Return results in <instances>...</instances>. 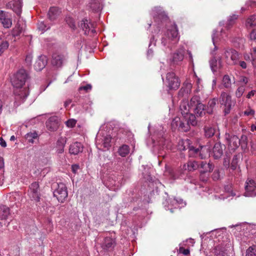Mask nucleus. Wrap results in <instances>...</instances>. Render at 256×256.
Returning a JSON list of instances; mask_svg holds the SVG:
<instances>
[{
    "mask_svg": "<svg viewBox=\"0 0 256 256\" xmlns=\"http://www.w3.org/2000/svg\"><path fill=\"white\" fill-rule=\"evenodd\" d=\"M25 139L28 142H32V133L30 132L26 134Z\"/></svg>",
    "mask_w": 256,
    "mask_h": 256,
    "instance_id": "nucleus-53",
    "label": "nucleus"
},
{
    "mask_svg": "<svg viewBox=\"0 0 256 256\" xmlns=\"http://www.w3.org/2000/svg\"><path fill=\"white\" fill-rule=\"evenodd\" d=\"M246 256H256V246H250L246 250Z\"/></svg>",
    "mask_w": 256,
    "mask_h": 256,
    "instance_id": "nucleus-45",
    "label": "nucleus"
},
{
    "mask_svg": "<svg viewBox=\"0 0 256 256\" xmlns=\"http://www.w3.org/2000/svg\"><path fill=\"white\" fill-rule=\"evenodd\" d=\"M114 244V240L112 238H105L104 242V246L107 248H112Z\"/></svg>",
    "mask_w": 256,
    "mask_h": 256,
    "instance_id": "nucleus-43",
    "label": "nucleus"
},
{
    "mask_svg": "<svg viewBox=\"0 0 256 256\" xmlns=\"http://www.w3.org/2000/svg\"><path fill=\"white\" fill-rule=\"evenodd\" d=\"M9 46L8 42L0 38V56L6 50Z\"/></svg>",
    "mask_w": 256,
    "mask_h": 256,
    "instance_id": "nucleus-41",
    "label": "nucleus"
},
{
    "mask_svg": "<svg viewBox=\"0 0 256 256\" xmlns=\"http://www.w3.org/2000/svg\"><path fill=\"white\" fill-rule=\"evenodd\" d=\"M112 137L100 130L96 138V144L98 150L105 151L111 147Z\"/></svg>",
    "mask_w": 256,
    "mask_h": 256,
    "instance_id": "nucleus-4",
    "label": "nucleus"
},
{
    "mask_svg": "<svg viewBox=\"0 0 256 256\" xmlns=\"http://www.w3.org/2000/svg\"><path fill=\"white\" fill-rule=\"evenodd\" d=\"M210 62L211 69L213 72H216L222 66L220 58L217 60L214 58L210 60Z\"/></svg>",
    "mask_w": 256,
    "mask_h": 256,
    "instance_id": "nucleus-27",
    "label": "nucleus"
},
{
    "mask_svg": "<svg viewBox=\"0 0 256 256\" xmlns=\"http://www.w3.org/2000/svg\"><path fill=\"white\" fill-rule=\"evenodd\" d=\"M198 168V164L196 161H188L186 164L184 165L183 168L188 171H193Z\"/></svg>",
    "mask_w": 256,
    "mask_h": 256,
    "instance_id": "nucleus-29",
    "label": "nucleus"
},
{
    "mask_svg": "<svg viewBox=\"0 0 256 256\" xmlns=\"http://www.w3.org/2000/svg\"><path fill=\"white\" fill-rule=\"evenodd\" d=\"M192 108L190 106V102L188 104L186 102L183 101L180 103V109L183 118L188 116V114L192 112Z\"/></svg>",
    "mask_w": 256,
    "mask_h": 256,
    "instance_id": "nucleus-23",
    "label": "nucleus"
},
{
    "mask_svg": "<svg viewBox=\"0 0 256 256\" xmlns=\"http://www.w3.org/2000/svg\"><path fill=\"white\" fill-rule=\"evenodd\" d=\"M66 59V56L64 54H54L52 56L51 64L56 68H60L64 65Z\"/></svg>",
    "mask_w": 256,
    "mask_h": 256,
    "instance_id": "nucleus-11",
    "label": "nucleus"
},
{
    "mask_svg": "<svg viewBox=\"0 0 256 256\" xmlns=\"http://www.w3.org/2000/svg\"><path fill=\"white\" fill-rule=\"evenodd\" d=\"M53 194L59 202H64L68 195L66 185L64 183L58 184V187L53 192Z\"/></svg>",
    "mask_w": 256,
    "mask_h": 256,
    "instance_id": "nucleus-8",
    "label": "nucleus"
},
{
    "mask_svg": "<svg viewBox=\"0 0 256 256\" xmlns=\"http://www.w3.org/2000/svg\"><path fill=\"white\" fill-rule=\"evenodd\" d=\"M66 142V138L65 137H60L58 140L56 148L58 154H62L64 151L65 144Z\"/></svg>",
    "mask_w": 256,
    "mask_h": 256,
    "instance_id": "nucleus-26",
    "label": "nucleus"
},
{
    "mask_svg": "<svg viewBox=\"0 0 256 256\" xmlns=\"http://www.w3.org/2000/svg\"><path fill=\"white\" fill-rule=\"evenodd\" d=\"M170 205L174 207V208H180L186 205L185 202H184V200L180 198H174L170 202Z\"/></svg>",
    "mask_w": 256,
    "mask_h": 256,
    "instance_id": "nucleus-31",
    "label": "nucleus"
},
{
    "mask_svg": "<svg viewBox=\"0 0 256 256\" xmlns=\"http://www.w3.org/2000/svg\"><path fill=\"white\" fill-rule=\"evenodd\" d=\"M152 140L154 146L158 145L163 148L172 149L171 142L164 136V128L161 126L155 131Z\"/></svg>",
    "mask_w": 256,
    "mask_h": 256,
    "instance_id": "nucleus-3",
    "label": "nucleus"
},
{
    "mask_svg": "<svg viewBox=\"0 0 256 256\" xmlns=\"http://www.w3.org/2000/svg\"><path fill=\"white\" fill-rule=\"evenodd\" d=\"M79 168H80V166L78 165L74 164L72 166V172L74 174H76V172L77 170L79 169Z\"/></svg>",
    "mask_w": 256,
    "mask_h": 256,
    "instance_id": "nucleus-62",
    "label": "nucleus"
},
{
    "mask_svg": "<svg viewBox=\"0 0 256 256\" xmlns=\"http://www.w3.org/2000/svg\"><path fill=\"white\" fill-rule=\"evenodd\" d=\"M216 32L214 31L212 35V40L213 44L214 46V49H216V50L217 49V48L216 46Z\"/></svg>",
    "mask_w": 256,
    "mask_h": 256,
    "instance_id": "nucleus-60",
    "label": "nucleus"
},
{
    "mask_svg": "<svg viewBox=\"0 0 256 256\" xmlns=\"http://www.w3.org/2000/svg\"><path fill=\"white\" fill-rule=\"evenodd\" d=\"M188 115V116L183 118L186 119L185 122L187 120V122H185V124H188V125L190 124L193 126H196L197 124V122L195 116L191 113H190Z\"/></svg>",
    "mask_w": 256,
    "mask_h": 256,
    "instance_id": "nucleus-37",
    "label": "nucleus"
},
{
    "mask_svg": "<svg viewBox=\"0 0 256 256\" xmlns=\"http://www.w3.org/2000/svg\"><path fill=\"white\" fill-rule=\"evenodd\" d=\"M76 120L74 119H70L66 122V126L68 128H73L75 126Z\"/></svg>",
    "mask_w": 256,
    "mask_h": 256,
    "instance_id": "nucleus-52",
    "label": "nucleus"
},
{
    "mask_svg": "<svg viewBox=\"0 0 256 256\" xmlns=\"http://www.w3.org/2000/svg\"><path fill=\"white\" fill-rule=\"evenodd\" d=\"M223 154V150L222 148V146L220 143H216L212 150V152L210 154L213 156V157L218 159L220 158Z\"/></svg>",
    "mask_w": 256,
    "mask_h": 256,
    "instance_id": "nucleus-24",
    "label": "nucleus"
},
{
    "mask_svg": "<svg viewBox=\"0 0 256 256\" xmlns=\"http://www.w3.org/2000/svg\"><path fill=\"white\" fill-rule=\"evenodd\" d=\"M217 102V100L216 98H213L210 100L208 102V110L207 112L209 114H211L212 111V109L215 106L216 102Z\"/></svg>",
    "mask_w": 256,
    "mask_h": 256,
    "instance_id": "nucleus-44",
    "label": "nucleus"
},
{
    "mask_svg": "<svg viewBox=\"0 0 256 256\" xmlns=\"http://www.w3.org/2000/svg\"><path fill=\"white\" fill-rule=\"evenodd\" d=\"M122 179L121 176L112 174L104 180V184L109 189L116 190L120 187Z\"/></svg>",
    "mask_w": 256,
    "mask_h": 256,
    "instance_id": "nucleus-5",
    "label": "nucleus"
},
{
    "mask_svg": "<svg viewBox=\"0 0 256 256\" xmlns=\"http://www.w3.org/2000/svg\"><path fill=\"white\" fill-rule=\"evenodd\" d=\"M244 196H256V180L248 178L245 184V192Z\"/></svg>",
    "mask_w": 256,
    "mask_h": 256,
    "instance_id": "nucleus-10",
    "label": "nucleus"
},
{
    "mask_svg": "<svg viewBox=\"0 0 256 256\" xmlns=\"http://www.w3.org/2000/svg\"><path fill=\"white\" fill-rule=\"evenodd\" d=\"M250 40L256 42V30H253L250 34Z\"/></svg>",
    "mask_w": 256,
    "mask_h": 256,
    "instance_id": "nucleus-57",
    "label": "nucleus"
},
{
    "mask_svg": "<svg viewBox=\"0 0 256 256\" xmlns=\"http://www.w3.org/2000/svg\"><path fill=\"white\" fill-rule=\"evenodd\" d=\"M130 148L128 146L123 144L118 150V154L122 157L126 156L130 153Z\"/></svg>",
    "mask_w": 256,
    "mask_h": 256,
    "instance_id": "nucleus-32",
    "label": "nucleus"
},
{
    "mask_svg": "<svg viewBox=\"0 0 256 256\" xmlns=\"http://www.w3.org/2000/svg\"><path fill=\"white\" fill-rule=\"evenodd\" d=\"M248 82V78L245 76H241L240 78V82L246 84Z\"/></svg>",
    "mask_w": 256,
    "mask_h": 256,
    "instance_id": "nucleus-58",
    "label": "nucleus"
},
{
    "mask_svg": "<svg viewBox=\"0 0 256 256\" xmlns=\"http://www.w3.org/2000/svg\"><path fill=\"white\" fill-rule=\"evenodd\" d=\"M192 87V84L190 80L187 78L183 83L182 86L178 92V96L180 97L188 96L190 93Z\"/></svg>",
    "mask_w": 256,
    "mask_h": 256,
    "instance_id": "nucleus-17",
    "label": "nucleus"
},
{
    "mask_svg": "<svg viewBox=\"0 0 256 256\" xmlns=\"http://www.w3.org/2000/svg\"><path fill=\"white\" fill-rule=\"evenodd\" d=\"M28 78V74L24 69L18 70L12 78V84L15 88L14 94L20 99L25 98L30 94L28 88L22 89V86L25 84Z\"/></svg>",
    "mask_w": 256,
    "mask_h": 256,
    "instance_id": "nucleus-1",
    "label": "nucleus"
},
{
    "mask_svg": "<svg viewBox=\"0 0 256 256\" xmlns=\"http://www.w3.org/2000/svg\"><path fill=\"white\" fill-rule=\"evenodd\" d=\"M200 98L198 96H194L190 100V106L192 111L197 116H201L205 114L204 106L200 102Z\"/></svg>",
    "mask_w": 256,
    "mask_h": 256,
    "instance_id": "nucleus-7",
    "label": "nucleus"
},
{
    "mask_svg": "<svg viewBox=\"0 0 256 256\" xmlns=\"http://www.w3.org/2000/svg\"><path fill=\"white\" fill-rule=\"evenodd\" d=\"M240 140V144L242 148H246L248 144V137L244 134L241 136Z\"/></svg>",
    "mask_w": 256,
    "mask_h": 256,
    "instance_id": "nucleus-48",
    "label": "nucleus"
},
{
    "mask_svg": "<svg viewBox=\"0 0 256 256\" xmlns=\"http://www.w3.org/2000/svg\"><path fill=\"white\" fill-rule=\"evenodd\" d=\"M184 48H182L174 52L171 60L172 64L173 65L180 64L184 59Z\"/></svg>",
    "mask_w": 256,
    "mask_h": 256,
    "instance_id": "nucleus-18",
    "label": "nucleus"
},
{
    "mask_svg": "<svg viewBox=\"0 0 256 256\" xmlns=\"http://www.w3.org/2000/svg\"><path fill=\"white\" fill-rule=\"evenodd\" d=\"M179 36L176 26L174 24L171 28L168 29L162 40V43L170 49L179 40Z\"/></svg>",
    "mask_w": 256,
    "mask_h": 256,
    "instance_id": "nucleus-2",
    "label": "nucleus"
},
{
    "mask_svg": "<svg viewBox=\"0 0 256 256\" xmlns=\"http://www.w3.org/2000/svg\"><path fill=\"white\" fill-rule=\"evenodd\" d=\"M166 84L170 90H176L180 86V81L174 72H169L166 74Z\"/></svg>",
    "mask_w": 256,
    "mask_h": 256,
    "instance_id": "nucleus-6",
    "label": "nucleus"
},
{
    "mask_svg": "<svg viewBox=\"0 0 256 256\" xmlns=\"http://www.w3.org/2000/svg\"><path fill=\"white\" fill-rule=\"evenodd\" d=\"M96 7L93 6V4H92L91 8L95 11H99L100 8V3H96Z\"/></svg>",
    "mask_w": 256,
    "mask_h": 256,
    "instance_id": "nucleus-61",
    "label": "nucleus"
},
{
    "mask_svg": "<svg viewBox=\"0 0 256 256\" xmlns=\"http://www.w3.org/2000/svg\"><path fill=\"white\" fill-rule=\"evenodd\" d=\"M47 128L51 131H56L58 128L59 122L56 117L52 116L46 122Z\"/></svg>",
    "mask_w": 256,
    "mask_h": 256,
    "instance_id": "nucleus-21",
    "label": "nucleus"
},
{
    "mask_svg": "<svg viewBox=\"0 0 256 256\" xmlns=\"http://www.w3.org/2000/svg\"><path fill=\"white\" fill-rule=\"evenodd\" d=\"M224 57L226 62H228L230 60L232 64L236 65L238 64L240 55L236 50L232 48H227L224 50Z\"/></svg>",
    "mask_w": 256,
    "mask_h": 256,
    "instance_id": "nucleus-9",
    "label": "nucleus"
},
{
    "mask_svg": "<svg viewBox=\"0 0 256 256\" xmlns=\"http://www.w3.org/2000/svg\"><path fill=\"white\" fill-rule=\"evenodd\" d=\"M38 29L41 31L42 33H44L45 31L50 28V26L47 25L44 22H40L38 24Z\"/></svg>",
    "mask_w": 256,
    "mask_h": 256,
    "instance_id": "nucleus-46",
    "label": "nucleus"
},
{
    "mask_svg": "<svg viewBox=\"0 0 256 256\" xmlns=\"http://www.w3.org/2000/svg\"><path fill=\"white\" fill-rule=\"evenodd\" d=\"M216 129L212 126H205L204 134L206 136L210 138L214 135L216 132Z\"/></svg>",
    "mask_w": 256,
    "mask_h": 256,
    "instance_id": "nucleus-40",
    "label": "nucleus"
},
{
    "mask_svg": "<svg viewBox=\"0 0 256 256\" xmlns=\"http://www.w3.org/2000/svg\"><path fill=\"white\" fill-rule=\"evenodd\" d=\"M91 89H92V86L90 84H86L84 86H82L80 87V88H79L80 90H84L86 92L89 90H90Z\"/></svg>",
    "mask_w": 256,
    "mask_h": 256,
    "instance_id": "nucleus-54",
    "label": "nucleus"
},
{
    "mask_svg": "<svg viewBox=\"0 0 256 256\" xmlns=\"http://www.w3.org/2000/svg\"><path fill=\"white\" fill-rule=\"evenodd\" d=\"M190 140L188 139L180 140L178 144V148L180 150H184L188 148L189 154L190 156L192 155V152L197 153L198 151V149L196 148L193 146H190Z\"/></svg>",
    "mask_w": 256,
    "mask_h": 256,
    "instance_id": "nucleus-12",
    "label": "nucleus"
},
{
    "mask_svg": "<svg viewBox=\"0 0 256 256\" xmlns=\"http://www.w3.org/2000/svg\"><path fill=\"white\" fill-rule=\"evenodd\" d=\"M256 92L254 90H251L248 94L246 96V98H252L255 94Z\"/></svg>",
    "mask_w": 256,
    "mask_h": 256,
    "instance_id": "nucleus-64",
    "label": "nucleus"
},
{
    "mask_svg": "<svg viewBox=\"0 0 256 256\" xmlns=\"http://www.w3.org/2000/svg\"><path fill=\"white\" fill-rule=\"evenodd\" d=\"M4 26L6 28H9L12 25V21L11 19L6 16L4 20L1 21Z\"/></svg>",
    "mask_w": 256,
    "mask_h": 256,
    "instance_id": "nucleus-49",
    "label": "nucleus"
},
{
    "mask_svg": "<svg viewBox=\"0 0 256 256\" xmlns=\"http://www.w3.org/2000/svg\"><path fill=\"white\" fill-rule=\"evenodd\" d=\"M196 84L197 85V88H196V92H200V88L202 87V85L201 84V80L200 78H197Z\"/></svg>",
    "mask_w": 256,
    "mask_h": 256,
    "instance_id": "nucleus-55",
    "label": "nucleus"
},
{
    "mask_svg": "<svg viewBox=\"0 0 256 256\" xmlns=\"http://www.w3.org/2000/svg\"><path fill=\"white\" fill-rule=\"evenodd\" d=\"M172 126L173 129L178 128L180 130L186 132L190 129L188 124H185L182 119L178 116L174 118L172 122Z\"/></svg>",
    "mask_w": 256,
    "mask_h": 256,
    "instance_id": "nucleus-13",
    "label": "nucleus"
},
{
    "mask_svg": "<svg viewBox=\"0 0 256 256\" xmlns=\"http://www.w3.org/2000/svg\"><path fill=\"white\" fill-rule=\"evenodd\" d=\"M238 16L236 14H233L228 18V23L226 24V27L228 28H229L230 26H232L234 21L238 18Z\"/></svg>",
    "mask_w": 256,
    "mask_h": 256,
    "instance_id": "nucleus-47",
    "label": "nucleus"
},
{
    "mask_svg": "<svg viewBox=\"0 0 256 256\" xmlns=\"http://www.w3.org/2000/svg\"><path fill=\"white\" fill-rule=\"evenodd\" d=\"M48 58L46 56L42 55L40 56L38 60L35 62V70H42L46 66Z\"/></svg>",
    "mask_w": 256,
    "mask_h": 256,
    "instance_id": "nucleus-22",
    "label": "nucleus"
},
{
    "mask_svg": "<svg viewBox=\"0 0 256 256\" xmlns=\"http://www.w3.org/2000/svg\"><path fill=\"white\" fill-rule=\"evenodd\" d=\"M23 31V28L20 24L18 23L12 30V35L14 36H19Z\"/></svg>",
    "mask_w": 256,
    "mask_h": 256,
    "instance_id": "nucleus-42",
    "label": "nucleus"
},
{
    "mask_svg": "<svg viewBox=\"0 0 256 256\" xmlns=\"http://www.w3.org/2000/svg\"><path fill=\"white\" fill-rule=\"evenodd\" d=\"M220 102L222 105L225 106L224 112L226 114H228L231 107L230 96L225 92H222L220 96Z\"/></svg>",
    "mask_w": 256,
    "mask_h": 256,
    "instance_id": "nucleus-15",
    "label": "nucleus"
},
{
    "mask_svg": "<svg viewBox=\"0 0 256 256\" xmlns=\"http://www.w3.org/2000/svg\"><path fill=\"white\" fill-rule=\"evenodd\" d=\"M10 214V208L6 206H0V218L6 220Z\"/></svg>",
    "mask_w": 256,
    "mask_h": 256,
    "instance_id": "nucleus-30",
    "label": "nucleus"
},
{
    "mask_svg": "<svg viewBox=\"0 0 256 256\" xmlns=\"http://www.w3.org/2000/svg\"><path fill=\"white\" fill-rule=\"evenodd\" d=\"M214 253L217 256H226V254L225 248L220 246H216Z\"/></svg>",
    "mask_w": 256,
    "mask_h": 256,
    "instance_id": "nucleus-38",
    "label": "nucleus"
},
{
    "mask_svg": "<svg viewBox=\"0 0 256 256\" xmlns=\"http://www.w3.org/2000/svg\"><path fill=\"white\" fill-rule=\"evenodd\" d=\"M60 11L58 8L56 7L50 8L48 13L49 19L51 21L55 20L60 15Z\"/></svg>",
    "mask_w": 256,
    "mask_h": 256,
    "instance_id": "nucleus-28",
    "label": "nucleus"
},
{
    "mask_svg": "<svg viewBox=\"0 0 256 256\" xmlns=\"http://www.w3.org/2000/svg\"><path fill=\"white\" fill-rule=\"evenodd\" d=\"M83 147L81 143L76 142L70 146V153L72 154H78L80 152L82 151Z\"/></svg>",
    "mask_w": 256,
    "mask_h": 256,
    "instance_id": "nucleus-25",
    "label": "nucleus"
},
{
    "mask_svg": "<svg viewBox=\"0 0 256 256\" xmlns=\"http://www.w3.org/2000/svg\"><path fill=\"white\" fill-rule=\"evenodd\" d=\"M22 6V0L10 2L6 4L8 8L12 9L18 16L20 15L21 14Z\"/></svg>",
    "mask_w": 256,
    "mask_h": 256,
    "instance_id": "nucleus-19",
    "label": "nucleus"
},
{
    "mask_svg": "<svg viewBox=\"0 0 256 256\" xmlns=\"http://www.w3.org/2000/svg\"><path fill=\"white\" fill-rule=\"evenodd\" d=\"M66 21L70 28L74 30L76 28L75 22L72 18L66 16Z\"/></svg>",
    "mask_w": 256,
    "mask_h": 256,
    "instance_id": "nucleus-50",
    "label": "nucleus"
},
{
    "mask_svg": "<svg viewBox=\"0 0 256 256\" xmlns=\"http://www.w3.org/2000/svg\"><path fill=\"white\" fill-rule=\"evenodd\" d=\"M210 155V148L206 146H201L197 153L192 152L190 156H199L201 159H204Z\"/></svg>",
    "mask_w": 256,
    "mask_h": 256,
    "instance_id": "nucleus-20",
    "label": "nucleus"
},
{
    "mask_svg": "<svg viewBox=\"0 0 256 256\" xmlns=\"http://www.w3.org/2000/svg\"><path fill=\"white\" fill-rule=\"evenodd\" d=\"M222 84L226 88H230L231 87L232 82L230 77L228 75L226 74L223 76L222 80Z\"/></svg>",
    "mask_w": 256,
    "mask_h": 256,
    "instance_id": "nucleus-39",
    "label": "nucleus"
},
{
    "mask_svg": "<svg viewBox=\"0 0 256 256\" xmlns=\"http://www.w3.org/2000/svg\"><path fill=\"white\" fill-rule=\"evenodd\" d=\"M26 62L30 66L31 65L32 62V56L31 54H28L26 56Z\"/></svg>",
    "mask_w": 256,
    "mask_h": 256,
    "instance_id": "nucleus-56",
    "label": "nucleus"
},
{
    "mask_svg": "<svg viewBox=\"0 0 256 256\" xmlns=\"http://www.w3.org/2000/svg\"><path fill=\"white\" fill-rule=\"evenodd\" d=\"M254 114V111L253 110L249 109L244 111V114L246 116H253Z\"/></svg>",
    "mask_w": 256,
    "mask_h": 256,
    "instance_id": "nucleus-59",
    "label": "nucleus"
},
{
    "mask_svg": "<svg viewBox=\"0 0 256 256\" xmlns=\"http://www.w3.org/2000/svg\"><path fill=\"white\" fill-rule=\"evenodd\" d=\"M152 14L154 18H158L160 19L163 18V17L165 16L164 14L162 11L161 8L160 7L154 8L152 11Z\"/></svg>",
    "mask_w": 256,
    "mask_h": 256,
    "instance_id": "nucleus-34",
    "label": "nucleus"
},
{
    "mask_svg": "<svg viewBox=\"0 0 256 256\" xmlns=\"http://www.w3.org/2000/svg\"><path fill=\"white\" fill-rule=\"evenodd\" d=\"M246 26L248 28H252L256 26V15L250 16L246 21Z\"/></svg>",
    "mask_w": 256,
    "mask_h": 256,
    "instance_id": "nucleus-35",
    "label": "nucleus"
},
{
    "mask_svg": "<svg viewBox=\"0 0 256 256\" xmlns=\"http://www.w3.org/2000/svg\"><path fill=\"white\" fill-rule=\"evenodd\" d=\"M80 27L84 31L86 34H94L96 31L94 29L95 24L91 22H88L86 19H84L81 22Z\"/></svg>",
    "mask_w": 256,
    "mask_h": 256,
    "instance_id": "nucleus-16",
    "label": "nucleus"
},
{
    "mask_svg": "<svg viewBox=\"0 0 256 256\" xmlns=\"http://www.w3.org/2000/svg\"><path fill=\"white\" fill-rule=\"evenodd\" d=\"M200 167L203 169V171L201 172V174L203 173H206L207 172H210L213 170V166L208 163L207 164L206 162H202L200 163Z\"/></svg>",
    "mask_w": 256,
    "mask_h": 256,
    "instance_id": "nucleus-36",
    "label": "nucleus"
},
{
    "mask_svg": "<svg viewBox=\"0 0 256 256\" xmlns=\"http://www.w3.org/2000/svg\"><path fill=\"white\" fill-rule=\"evenodd\" d=\"M245 90V88L244 86H239L236 92V96L237 98H240L242 95Z\"/></svg>",
    "mask_w": 256,
    "mask_h": 256,
    "instance_id": "nucleus-51",
    "label": "nucleus"
},
{
    "mask_svg": "<svg viewBox=\"0 0 256 256\" xmlns=\"http://www.w3.org/2000/svg\"><path fill=\"white\" fill-rule=\"evenodd\" d=\"M225 138L228 144L229 148L232 150H234L240 146L239 138L235 136H230L229 134H226Z\"/></svg>",
    "mask_w": 256,
    "mask_h": 256,
    "instance_id": "nucleus-14",
    "label": "nucleus"
},
{
    "mask_svg": "<svg viewBox=\"0 0 256 256\" xmlns=\"http://www.w3.org/2000/svg\"><path fill=\"white\" fill-rule=\"evenodd\" d=\"M33 198L36 200L39 201L40 199V194L39 193L40 188L38 182H33Z\"/></svg>",
    "mask_w": 256,
    "mask_h": 256,
    "instance_id": "nucleus-33",
    "label": "nucleus"
},
{
    "mask_svg": "<svg viewBox=\"0 0 256 256\" xmlns=\"http://www.w3.org/2000/svg\"><path fill=\"white\" fill-rule=\"evenodd\" d=\"M238 64L242 68H246L247 67V64L246 62L244 61H238Z\"/></svg>",
    "mask_w": 256,
    "mask_h": 256,
    "instance_id": "nucleus-63",
    "label": "nucleus"
}]
</instances>
